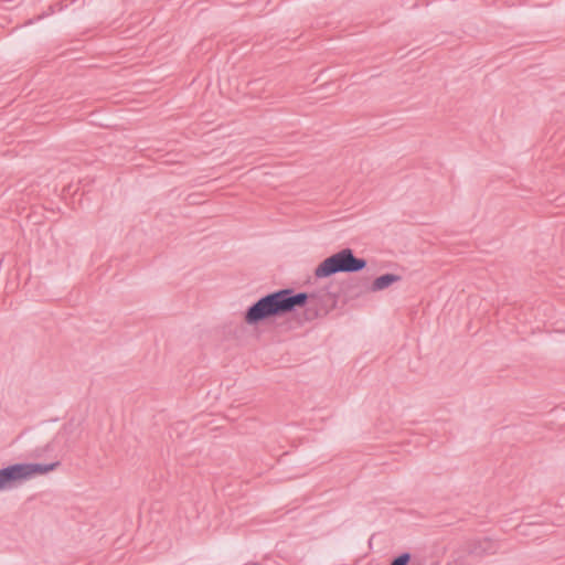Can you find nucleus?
Masks as SVG:
<instances>
[{
    "mask_svg": "<svg viewBox=\"0 0 565 565\" xmlns=\"http://www.w3.org/2000/svg\"><path fill=\"white\" fill-rule=\"evenodd\" d=\"M307 299V294L292 295L288 289L273 292L255 302L245 312L244 321L248 326H256L264 320L282 316L292 311L296 307L303 306Z\"/></svg>",
    "mask_w": 565,
    "mask_h": 565,
    "instance_id": "nucleus-1",
    "label": "nucleus"
},
{
    "mask_svg": "<svg viewBox=\"0 0 565 565\" xmlns=\"http://www.w3.org/2000/svg\"><path fill=\"white\" fill-rule=\"evenodd\" d=\"M366 266V262L356 258L353 252L344 248L322 260L315 269L317 278H327L337 273H354L362 270Z\"/></svg>",
    "mask_w": 565,
    "mask_h": 565,
    "instance_id": "nucleus-2",
    "label": "nucleus"
},
{
    "mask_svg": "<svg viewBox=\"0 0 565 565\" xmlns=\"http://www.w3.org/2000/svg\"><path fill=\"white\" fill-rule=\"evenodd\" d=\"M57 463H15L0 469V491L53 471Z\"/></svg>",
    "mask_w": 565,
    "mask_h": 565,
    "instance_id": "nucleus-3",
    "label": "nucleus"
},
{
    "mask_svg": "<svg viewBox=\"0 0 565 565\" xmlns=\"http://www.w3.org/2000/svg\"><path fill=\"white\" fill-rule=\"evenodd\" d=\"M399 280V276L394 274H385L375 278L371 285L372 291H381Z\"/></svg>",
    "mask_w": 565,
    "mask_h": 565,
    "instance_id": "nucleus-4",
    "label": "nucleus"
},
{
    "mask_svg": "<svg viewBox=\"0 0 565 565\" xmlns=\"http://www.w3.org/2000/svg\"><path fill=\"white\" fill-rule=\"evenodd\" d=\"M411 556L408 554H402L397 558H395L391 565H407L409 563Z\"/></svg>",
    "mask_w": 565,
    "mask_h": 565,
    "instance_id": "nucleus-5",
    "label": "nucleus"
},
{
    "mask_svg": "<svg viewBox=\"0 0 565 565\" xmlns=\"http://www.w3.org/2000/svg\"><path fill=\"white\" fill-rule=\"evenodd\" d=\"M245 565H262V564H259V563H247Z\"/></svg>",
    "mask_w": 565,
    "mask_h": 565,
    "instance_id": "nucleus-6",
    "label": "nucleus"
}]
</instances>
